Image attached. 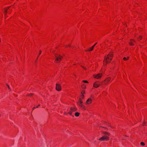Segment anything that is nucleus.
Listing matches in <instances>:
<instances>
[{
  "mask_svg": "<svg viewBox=\"0 0 147 147\" xmlns=\"http://www.w3.org/2000/svg\"><path fill=\"white\" fill-rule=\"evenodd\" d=\"M80 101H82V100L81 98H80L79 100V102H80Z\"/></svg>",
  "mask_w": 147,
  "mask_h": 147,
  "instance_id": "obj_23",
  "label": "nucleus"
},
{
  "mask_svg": "<svg viewBox=\"0 0 147 147\" xmlns=\"http://www.w3.org/2000/svg\"><path fill=\"white\" fill-rule=\"evenodd\" d=\"M41 51H40H40L39 53V55H38V57L39 55L41 54Z\"/></svg>",
  "mask_w": 147,
  "mask_h": 147,
  "instance_id": "obj_20",
  "label": "nucleus"
},
{
  "mask_svg": "<svg viewBox=\"0 0 147 147\" xmlns=\"http://www.w3.org/2000/svg\"><path fill=\"white\" fill-rule=\"evenodd\" d=\"M56 89L58 91H60L61 90V86L59 84H57L56 86Z\"/></svg>",
  "mask_w": 147,
  "mask_h": 147,
  "instance_id": "obj_4",
  "label": "nucleus"
},
{
  "mask_svg": "<svg viewBox=\"0 0 147 147\" xmlns=\"http://www.w3.org/2000/svg\"><path fill=\"white\" fill-rule=\"evenodd\" d=\"M7 9L5 8V11H4V12H5V17H6V16L7 15Z\"/></svg>",
  "mask_w": 147,
  "mask_h": 147,
  "instance_id": "obj_12",
  "label": "nucleus"
},
{
  "mask_svg": "<svg viewBox=\"0 0 147 147\" xmlns=\"http://www.w3.org/2000/svg\"><path fill=\"white\" fill-rule=\"evenodd\" d=\"M140 144L142 146H144L145 145V144L143 142H141L140 143Z\"/></svg>",
  "mask_w": 147,
  "mask_h": 147,
  "instance_id": "obj_15",
  "label": "nucleus"
},
{
  "mask_svg": "<svg viewBox=\"0 0 147 147\" xmlns=\"http://www.w3.org/2000/svg\"><path fill=\"white\" fill-rule=\"evenodd\" d=\"M100 84H99V82L98 81L94 82L93 84V86L97 88L99 86Z\"/></svg>",
  "mask_w": 147,
  "mask_h": 147,
  "instance_id": "obj_6",
  "label": "nucleus"
},
{
  "mask_svg": "<svg viewBox=\"0 0 147 147\" xmlns=\"http://www.w3.org/2000/svg\"><path fill=\"white\" fill-rule=\"evenodd\" d=\"M102 127V128H105V129H107V128L106 127Z\"/></svg>",
  "mask_w": 147,
  "mask_h": 147,
  "instance_id": "obj_29",
  "label": "nucleus"
},
{
  "mask_svg": "<svg viewBox=\"0 0 147 147\" xmlns=\"http://www.w3.org/2000/svg\"><path fill=\"white\" fill-rule=\"evenodd\" d=\"M104 64L105 65H106V64H105V63H104Z\"/></svg>",
  "mask_w": 147,
  "mask_h": 147,
  "instance_id": "obj_35",
  "label": "nucleus"
},
{
  "mask_svg": "<svg viewBox=\"0 0 147 147\" xmlns=\"http://www.w3.org/2000/svg\"><path fill=\"white\" fill-rule=\"evenodd\" d=\"M92 102V100L90 98H88L86 101V104H90Z\"/></svg>",
  "mask_w": 147,
  "mask_h": 147,
  "instance_id": "obj_9",
  "label": "nucleus"
},
{
  "mask_svg": "<svg viewBox=\"0 0 147 147\" xmlns=\"http://www.w3.org/2000/svg\"><path fill=\"white\" fill-rule=\"evenodd\" d=\"M131 40H131H132V41H134V42H135V40H133V39H131V40Z\"/></svg>",
  "mask_w": 147,
  "mask_h": 147,
  "instance_id": "obj_22",
  "label": "nucleus"
},
{
  "mask_svg": "<svg viewBox=\"0 0 147 147\" xmlns=\"http://www.w3.org/2000/svg\"><path fill=\"white\" fill-rule=\"evenodd\" d=\"M82 98H83L84 97V95H82Z\"/></svg>",
  "mask_w": 147,
  "mask_h": 147,
  "instance_id": "obj_25",
  "label": "nucleus"
},
{
  "mask_svg": "<svg viewBox=\"0 0 147 147\" xmlns=\"http://www.w3.org/2000/svg\"><path fill=\"white\" fill-rule=\"evenodd\" d=\"M55 56L56 58L55 59V61H56V62H57L61 60V59L62 58V57L60 55H58V56H57L56 55H55Z\"/></svg>",
  "mask_w": 147,
  "mask_h": 147,
  "instance_id": "obj_5",
  "label": "nucleus"
},
{
  "mask_svg": "<svg viewBox=\"0 0 147 147\" xmlns=\"http://www.w3.org/2000/svg\"><path fill=\"white\" fill-rule=\"evenodd\" d=\"M109 137L107 136H104L99 139V140L101 141H104L106 140H109Z\"/></svg>",
  "mask_w": 147,
  "mask_h": 147,
  "instance_id": "obj_2",
  "label": "nucleus"
},
{
  "mask_svg": "<svg viewBox=\"0 0 147 147\" xmlns=\"http://www.w3.org/2000/svg\"><path fill=\"white\" fill-rule=\"evenodd\" d=\"M102 133L105 135L109 136L110 134V133L108 132L103 131Z\"/></svg>",
  "mask_w": 147,
  "mask_h": 147,
  "instance_id": "obj_11",
  "label": "nucleus"
},
{
  "mask_svg": "<svg viewBox=\"0 0 147 147\" xmlns=\"http://www.w3.org/2000/svg\"><path fill=\"white\" fill-rule=\"evenodd\" d=\"M82 88L83 89H85L86 88L85 85L84 84L82 86Z\"/></svg>",
  "mask_w": 147,
  "mask_h": 147,
  "instance_id": "obj_16",
  "label": "nucleus"
},
{
  "mask_svg": "<svg viewBox=\"0 0 147 147\" xmlns=\"http://www.w3.org/2000/svg\"><path fill=\"white\" fill-rule=\"evenodd\" d=\"M35 108V107H34L33 108V109H34Z\"/></svg>",
  "mask_w": 147,
  "mask_h": 147,
  "instance_id": "obj_33",
  "label": "nucleus"
},
{
  "mask_svg": "<svg viewBox=\"0 0 147 147\" xmlns=\"http://www.w3.org/2000/svg\"><path fill=\"white\" fill-rule=\"evenodd\" d=\"M7 86H8V88L9 89H10V87H9V85H8L7 84Z\"/></svg>",
  "mask_w": 147,
  "mask_h": 147,
  "instance_id": "obj_24",
  "label": "nucleus"
},
{
  "mask_svg": "<svg viewBox=\"0 0 147 147\" xmlns=\"http://www.w3.org/2000/svg\"><path fill=\"white\" fill-rule=\"evenodd\" d=\"M65 47H66L67 46H65Z\"/></svg>",
  "mask_w": 147,
  "mask_h": 147,
  "instance_id": "obj_39",
  "label": "nucleus"
},
{
  "mask_svg": "<svg viewBox=\"0 0 147 147\" xmlns=\"http://www.w3.org/2000/svg\"><path fill=\"white\" fill-rule=\"evenodd\" d=\"M111 80V78L109 77L107 78V79L105 80V81H107V82L110 81Z\"/></svg>",
  "mask_w": 147,
  "mask_h": 147,
  "instance_id": "obj_13",
  "label": "nucleus"
},
{
  "mask_svg": "<svg viewBox=\"0 0 147 147\" xmlns=\"http://www.w3.org/2000/svg\"><path fill=\"white\" fill-rule=\"evenodd\" d=\"M40 106V105H38L36 107H39Z\"/></svg>",
  "mask_w": 147,
  "mask_h": 147,
  "instance_id": "obj_32",
  "label": "nucleus"
},
{
  "mask_svg": "<svg viewBox=\"0 0 147 147\" xmlns=\"http://www.w3.org/2000/svg\"><path fill=\"white\" fill-rule=\"evenodd\" d=\"M9 7H8V9L9 8Z\"/></svg>",
  "mask_w": 147,
  "mask_h": 147,
  "instance_id": "obj_37",
  "label": "nucleus"
},
{
  "mask_svg": "<svg viewBox=\"0 0 147 147\" xmlns=\"http://www.w3.org/2000/svg\"><path fill=\"white\" fill-rule=\"evenodd\" d=\"M107 126H108L110 127H111L112 128V127H111V126H110V124H109V123H108V124H107Z\"/></svg>",
  "mask_w": 147,
  "mask_h": 147,
  "instance_id": "obj_19",
  "label": "nucleus"
},
{
  "mask_svg": "<svg viewBox=\"0 0 147 147\" xmlns=\"http://www.w3.org/2000/svg\"><path fill=\"white\" fill-rule=\"evenodd\" d=\"M129 57H127V59H129Z\"/></svg>",
  "mask_w": 147,
  "mask_h": 147,
  "instance_id": "obj_34",
  "label": "nucleus"
},
{
  "mask_svg": "<svg viewBox=\"0 0 147 147\" xmlns=\"http://www.w3.org/2000/svg\"><path fill=\"white\" fill-rule=\"evenodd\" d=\"M33 95V94H30L28 96H32Z\"/></svg>",
  "mask_w": 147,
  "mask_h": 147,
  "instance_id": "obj_31",
  "label": "nucleus"
},
{
  "mask_svg": "<svg viewBox=\"0 0 147 147\" xmlns=\"http://www.w3.org/2000/svg\"><path fill=\"white\" fill-rule=\"evenodd\" d=\"M81 93L82 94H83V93H84V91L82 92H81Z\"/></svg>",
  "mask_w": 147,
  "mask_h": 147,
  "instance_id": "obj_30",
  "label": "nucleus"
},
{
  "mask_svg": "<svg viewBox=\"0 0 147 147\" xmlns=\"http://www.w3.org/2000/svg\"><path fill=\"white\" fill-rule=\"evenodd\" d=\"M105 123H106V122H105Z\"/></svg>",
  "mask_w": 147,
  "mask_h": 147,
  "instance_id": "obj_38",
  "label": "nucleus"
},
{
  "mask_svg": "<svg viewBox=\"0 0 147 147\" xmlns=\"http://www.w3.org/2000/svg\"><path fill=\"white\" fill-rule=\"evenodd\" d=\"M129 44L130 45H134V44L131 42H129Z\"/></svg>",
  "mask_w": 147,
  "mask_h": 147,
  "instance_id": "obj_17",
  "label": "nucleus"
},
{
  "mask_svg": "<svg viewBox=\"0 0 147 147\" xmlns=\"http://www.w3.org/2000/svg\"><path fill=\"white\" fill-rule=\"evenodd\" d=\"M144 123H145V121H144V122H143V126H144V125H145V124H144Z\"/></svg>",
  "mask_w": 147,
  "mask_h": 147,
  "instance_id": "obj_27",
  "label": "nucleus"
},
{
  "mask_svg": "<svg viewBox=\"0 0 147 147\" xmlns=\"http://www.w3.org/2000/svg\"><path fill=\"white\" fill-rule=\"evenodd\" d=\"M102 75L101 74H98L97 75H94L93 77L96 79H99L101 77Z\"/></svg>",
  "mask_w": 147,
  "mask_h": 147,
  "instance_id": "obj_7",
  "label": "nucleus"
},
{
  "mask_svg": "<svg viewBox=\"0 0 147 147\" xmlns=\"http://www.w3.org/2000/svg\"><path fill=\"white\" fill-rule=\"evenodd\" d=\"M77 108L75 107H71L70 108V110L69 112V113L71 115L72 113L77 110Z\"/></svg>",
  "mask_w": 147,
  "mask_h": 147,
  "instance_id": "obj_3",
  "label": "nucleus"
},
{
  "mask_svg": "<svg viewBox=\"0 0 147 147\" xmlns=\"http://www.w3.org/2000/svg\"><path fill=\"white\" fill-rule=\"evenodd\" d=\"M83 103V102L82 101H80V102H79L77 103V104L79 106L81 107H82L83 108L85 109V107L84 106L82 105V103Z\"/></svg>",
  "mask_w": 147,
  "mask_h": 147,
  "instance_id": "obj_8",
  "label": "nucleus"
},
{
  "mask_svg": "<svg viewBox=\"0 0 147 147\" xmlns=\"http://www.w3.org/2000/svg\"><path fill=\"white\" fill-rule=\"evenodd\" d=\"M80 113L78 112H76L75 113V115L76 117H78L79 116Z\"/></svg>",
  "mask_w": 147,
  "mask_h": 147,
  "instance_id": "obj_14",
  "label": "nucleus"
},
{
  "mask_svg": "<svg viewBox=\"0 0 147 147\" xmlns=\"http://www.w3.org/2000/svg\"><path fill=\"white\" fill-rule=\"evenodd\" d=\"M68 46H69V47H70V45H68Z\"/></svg>",
  "mask_w": 147,
  "mask_h": 147,
  "instance_id": "obj_36",
  "label": "nucleus"
},
{
  "mask_svg": "<svg viewBox=\"0 0 147 147\" xmlns=\"http://www.w3.org/2000/svg\"><path fill=\"white\" fill-rule=\"evenodd\" d=\"M123 59L124 60H127V59H126V57H124L123 58Z\"/></svg>",
  "mask_w": 147,
  "mask_h": 147,
  "instance_id": "obj_21",
  "label": "nucleus"
},
{
  "mask_svg": "<svg viewBox=\"0 0 147 147\" xmlns=\"http://www.w3.org/2000/svg\"><path fill=\"white\" fill-rule=\"evenodd\" d=\"M113 54L110 53L107 57L105 56L104 60L106 63H110L112 59Z\"/></svg>",
  "mask_w": 147,
  "mask_h": 147,
  "instance_id": "obj_1",
  "label": "nucleus"
},
{
  "mask_svg": "<svg viewBox=\"0 0 147 147\" xmlns=\"http://www.w3.org/2000/svg\"><path fill=\"white\" fill-rule=\"evenodd\" d=\"M142 38V36H140L139 37V38H140V39H141Z\"/></svg>",
  "mask_w": 147,
  "mask_h": 147,
  "instance_id": "obj_26",
  "label": "nucleus"
},
{
  "mask_svg": "<svg viewBox=\"0 0 147 147\" xmlns=\"http://www.w3.org/2000/svg\"><path fill=\"white\" fill-rule=\"evenodd\" d=\"M97 43H96L94 45H93L90 48V49L88 50H86V51H92L93 50V48L94 47L95 45H96Z\"/></svg>",
  "mask_w": 147,
  "mask_h": 147,
  "instance_id": "obj_10",
  "label": "nucleus"
},
{
  "mask_svg": "<svg viewBox=\"0 0 147 147\" xmlns=\"http://www.w3.org/2000/svg\"><path fill=\"white\" fill-rule=\"evenodd\" d=\"M84 69H86L84 67L82 66H81Z\"/></svg>",
  "mask_w": 147,
  "mask_h": 147,
  "instance_id": "obj_28",
  "label": "nucleus"
},
{
  "mask_svg": "<svg viewBox=\"0 0 147 147\" xmlns=\"http://www.w3.org/2000/svg\"><path fill=\"white\" fill-rule=\"evenodd\" d=\"M83 82H84L85 83H88V82L86 80H83Z\"/></svg>",
  "mask_w": 147,
  "mask_h": 147,
  "instance_id": "obj_18",
  "label": "nucleus"
}]
</instances>
